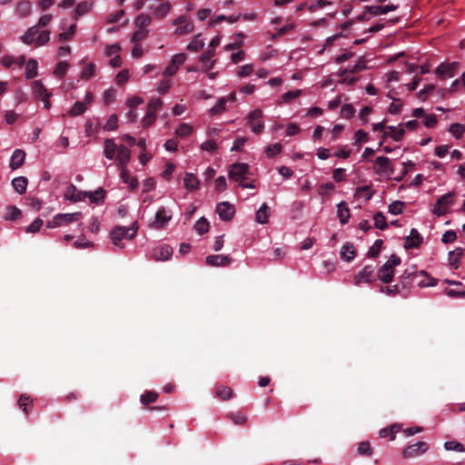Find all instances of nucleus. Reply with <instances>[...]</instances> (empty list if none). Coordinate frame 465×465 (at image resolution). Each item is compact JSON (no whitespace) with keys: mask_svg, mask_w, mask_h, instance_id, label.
<instances>
[{"mask_svg":"<svg viewBox=\"0 0 465 465\" xmlns=\"http://www.w3.org/2000/svg\"><path fill=\"white\" fill-rule=\"evenodd\" d=\"M137 231V222H134L130 227L116 226L111 231L110 233L112 242L117 247L123 248L124 244L121 242L124 239H133L136 235Z\"/></svg>","mask_w":465,"mask_h":465,"instance_id":"nucleus-1","label":"nucleus"},{"mask_svg":"<svg viewBox=\"0 0 465 465\" xmlns=\"http://www.w3.org/2000/svg\"><path fill=\"white\" fill-rule=\"evenodd\" d=\"M420 277L428 278V272L423 270L417 271L415 268L406 269L399 278L401 289L409 288Z\"/></svg>","mask_w":465,"mask_h":465,"instance_id":"nucleus-2","label":"nucleus"},{"mask_svg":"<svg viewBox=\"0 0 465 465\" xmlns=\"http://www.w3.org/2000/svg\"><path fill=\"white\" fill-rule=\"evenodd\" d=\"M250 168L247 163H238L231 165L229 170V178L235 182H243L248 179Z\"/></svg>","mask_w":465,"mask_h":465,"instance_id":"nucleus-3","label":"nucleus"},{"mask_svg":"<svg viewBox=\"0 0 465 465\" xmlns=\"http://www.w3.org/2000/svg\"><path fill=\"white\" fill-rule=\"evenodd\" d=\"M430 446L425 441H419L410 445L403 450L402 456L404 459H412L422 455L429 450Z\"/></svg>","mask_w":465,"mask_h":465,"instance_id":"nucleus-4","label":"nucleus"},{"mask_svg":"<svg viewBox=\"0 0 465 465\" xmlns=\"http://www.w3.org/2000/svg\"><path fill=\"white\" fill-rule=\"evenodd\" d=\"M173 25L177 26L175 29V34L180 35H187L191 33L194 28V25L190 21V18L185 15H180L179 17L175 18L173 21Z\"/></svg>","mask_w":465,"mask_h":465,"instance_id":"nucleus-5","label":"nucleus"},{"mask_svg":"<svg viewBox=\"0 0 465 465\" xmlns=\"http://www.w3.org/2000/svg\"><path fill=\"white\" fill-rule=\"evenodd\" d=\"M453 193H448L440 196L437 201L433 213L438 216L446 214L448 207L453 203Z\"/></svg>","mask_w":465,"mask_h":465,"instance_id":"nucleus-6","label":"nucleus"},{"mask_svg":"<svg viewBox=\"0 0 465 465\" xmlns=\"http://www.w3.org/2000/svg\"><path fill=\"white\" fill-rule=\"evenodd\" d=\"M374 171L378 174H392L393 167L391 160L385 156H379L374 161Z\"/></svg>","mask_w":465,"mask_h":465,"instance_id":"nucleus-7","label":"nucleus"},{"mask_svg":"<svg viewBox=\"0 0 465 465\" xmlns=\"http://www.w3.org/2000/svg\"><path fill=\"white\" fill-rule=\"evenodd\" d=\"M376 276L374 273V267L372 265H366L359 273L354 277V283L360 285L362 282L371 283L375 281Z\"/></svg>","mask_w":465,"mask_h":465,"instance_id":"nucleus-8","label":"nucleus"},{"mask_svg":"<svg viewBox=\"0 0 465 465\" xmlns=\"http://www.w3.org/2000/svg\"><path fill=\"white\" fill-rule=\"evenodd\" d=\"M460 64L458 62H452L450 64L441 63L435 70V73L440 78L452 77L458 68Z\"/></svg>","mask_w":465,"mask_h":465,"instance_id":"nucleus-9","label":"nucleus"},{"mask_svg":"<svg viewBox=\"0 0 465 465\" xmlns=\"http://www.w3.org/2000/svg\"><path fill=\"white\" fill-rule=\"evenodd\" d=\"M216 212L223 221H231L235 213V209L228 202H222L217 204Z\"/></svg>","mask_w":465,"mask_h":465,"instance_id":"nucleus-10","label":"nucleus"},{"mask_svg":"<svg viewBox=\"0 0 465 465\" xmlns=\"http://www.w3.org/2000/svg\"><path fill=\"white\" fill-rule=\"evenodd\" d=\"M86 196L87 192L77 190L74 184H70L64 192V198L72 203L83 201Z\"/></svg>","mask_w":465,"mask_h":465,"instance_id":"nucleus-11","label":"nucleus"},{"mask_svg":"<svg viewBox=\"0 0 465 465\" xmlns=\"http://www.w3.org/2000/svg\"><path fill=\"white\" fill-rule=\"evenodd\" d=\"M173 254V248L167 244L160 245L153 252V258L155 261H167Z\"/></svg>","mask_w":465,"mask_h":465,"instance_id":"nucleus-12","label":"nucleus"},{"mask_svg":"<svg viewBox=\"0 0 465 465\" xmlns=\"http://www.w3.org/2000/svg\"><path fill=\"white\" fill-rule=\"evenodd\" d=\"M205 262L207 265L213 267L229 266L232 259L227 255L215 254L207 256Z\"/></svg>","mask_w":465,"mask_h":465,"instance_id":"nucleus-13","label":"nucleus"},{"mask_svg":"<svg viewBox=\"0 0 465 465\" xmlns=\"http://www.w3.org/2000/svg\"><path fill=\"white\" fill-rule=\"evenodd\" d=\"M423 242L422 236L416 229H411L410 235L406 237L404 247L406 249L419 248Z\"/></svg>","mask_w":465,"mask_h":465,"instance_id":"nucleus-14","label":"nucleus"},{"mask_svg":"<svg viewBox=\"0 0 465 465\" xmlns=\"http://www.w3.org/2000/svg\"><path fill=\"white\" fill-rule=\"evenodd\" d=\"M172 219V214L164 208L161 207L155 213L154 220V227L156 229L163 228L170 220Z\"/></svg>","mask_w":465,"mask_h":465,"instance_id":"nucleus-15","label":"nucleus"},{"mask_svg":"<svg viewBox=\"0 0 465 465\" xmlns=\"http://www.w3.org/2000/svg\"><path fill=\"white\" fill-rule=\"evenodd\" d=\"M394 277V269L387 262L380 268L378 279L384 283H390Z\"/></svg>","mask_w":465,"mask_h":465,"instance_id":"nucleus-16","label":"nucleus"},{"mask_svg":"<svg viewBox=\"0 0 465 465\" xmlns=\"http://www.w3.org/2000/svg\"><path fill=\"white\" fill-rule=\"evenodd\" d=\"M117 149L118 150H117L116 161H117L119 169L123 168V167H126V164L129 163L130 158H131V152L124 145H120V146H118Z\"/></svg>","mask_w":465,"mask_h":465,"instance_id":"nucleus-17","label":"nucleus"},{"mask_svg":"<svg viewBox=\"0 0 465 465\" xmlns=\"http://www.w3.org/2000/svg\"><path fill=\"white\" fill-rule=\"evenodd\" d=\"M397 5H387L384 6L381 5H371V6H365L366 12H368L371 15L376 16L379 15L387 14L391 11H394L397 9Z\"/></svg>","mask_w":465,"mask_h":465,"instance_id":"nucleus-18","label":"nucleus"},{"mask_svg":"<svg viewBox=\"0 0 465 465\" xmlns=\"http://www.w3.org/2000/svg\"><path fill=\"white\" fill-rule=\"evenodd\" d=\"M341 258L345 262H351L356 257V249L352 242H346L341 250Z\"/></svg>","mask_w":465,"mask_h":465,"instance_id":"nucleus-19","label":"nucleus"},{"mask_svg":"<svg viewBox=\"0 0 465 465\" xmlns=\"http://www.w3.org/2000/svg\"><path fill=\"white\" fill-rule=\"evenodd\" d=\"M25 153L21 149H16L14 151L13 155L10 160V168L12 170H15L21 167L25 163Z\"/></svg>","mask_w":465,"mask_h":465,"instance_id":"nucleus-20","label":"nucleus"},{"mask_svg":"<svg viewBox=\"0 0 465 465\" xmlns=\"http://www.w3.org/2000/svg\"><path fill=\"white\" fill-rule=\"evenodd\" d=\"M183 185L189 191H195L199 188L200 182L192 173H186L183 178Z\"/></svg>","mask_w":465,"mask_h":465,"instance_id":"nucleus-21","label":"nucleus"},{"mask_svg":"<svg viewBox=\"0 0 465 465\" xmlns=\"http://www.w3.org/2000/svg\"><path fill=\"white\" fill-rule=\"evenodd\" d=\"M104 156L109 160L114 159L115 157V153L118 150L117 144L114 142L113 139H105L104 142Z\"/></svg>","mask_w":465,"mask_h":465,"instance_id":"nucleus-22","label":"nucleus"},{"mask_svg":"<svg viewBox=\"0 0 465 465\" xmlns=\"http://www.w3.org/2000/svg\"><path fill=\"white\" fill-rule=\"evenodd\" d=\"M121 178L124 183H128L132 190H134L138 186V180L136 177H132L126 167L120 168Z\"/></svg>","mask_w":465,"mask_h":465,"instance_id":"nucleus-23","label":"nucleus"},{"mask_svg":"<svg viewBox=\"0 0 465 465\" xmlns=\"http://www.w3.org/2000/svg\"><path fill=\"white\" fill-rule=\"evenodd\" d=\"M464 249L458 247L449 252V262L451 267L457 269L459 267V261L463 256Z\"/></svg>","mask_w":465,"mask_h":465,"instance_id":"nucleus-24","label":"nucleus"},{"mask_svg":"<svg viewBox=\"0 0 465 465\" xmlns=\"http://www.w3.org/2000/svg\"><path fill=\"white\" fill-rule=\"evenodd\" d=\"M337 215L341 224H345L350 218V209L344 202L337 205Z\"/></svg>","mask_w":465,"mask_h":465,"instance_id":"nucleus-25","label":"nucleus"},{"mask_svg":"<svg viewBox=\"0 0 465 465\" xmlns=\"http://www.w3.org/2000/svg\"><path fill=\"white\" fill-rule=\"evenodd\" d=\"M28 180L25 176H19L12 181L14 189L19 193L24 194L26 192Z\"/></svg>","mask_w":465,"mask_h":465,"instance_id":"nucleus-26","label":"nucleus"},{"mask_svg":"<svg viewBox=\"0 0 465 465\" xmlns=\"http://www.w3.org/2000/svg\"><path fill=\"white\" fill-rule=\"evenodd\" d=\"M39 34L37 25H34L27 29L25 35L21 37L22 41L26 45H31L35 42V36Z\"/></svg>","mask_w":465,"mask_h":465,"instance_id":"nucleus-27","label":"nucleus"},{"mask_svg":"<svg viewBox=\"0 0 465 465\" xmlns=\"http://www.w3.org/2000/svg\"><path fill=\"white\" fill-rule=\"evenodd\" d=\"M255 220L258 223L265 224L269 220V207L266 203H262L260 209L256 212Z\"/></svg>","mask_w":465,"mask_h":465,"instance_id":"nucleus-28","label":"nucleus"},{"mask_svg":"<svg viewBox=\"0 0 465 465\" xmlns=\"http://www.w3.org/2000/svg\"><path fill=\"white\" fill-rule=\"evenodd\" d=\"M91 203L101 204L104 201L105 191L103 188L97 189L94 193L87 192V196Z\"/></svg>","mask_w":465,"mask_h":465,"instance_id":"nucleus-29","label":"nucleus"},{"mask_svg":"<svg viewBox=\"0 0 465 465\" xmlns=\"http://www.w3.org/2000/svg\"><path fill=\"white\" fill-rule=\"evenodd\" d=\"M215 394L221 400L228 401L232 397L233 391L228 386L220 385L216 388Z\"/></svg>","mask_w":465,"mask_h":465,"instance_id":"nucleus-30","label":"nucleus"},{"mask_svg":"<svg viewBox=\"0 0 465 465\" xmlns=\"http://www.w3.org/2000/svg\"><path fill=\"white\" fill-rule=\"evenodd\" d=\"M33 92L35 94L36 97L42 98V97H49L50 94L47 93L46 88L42 84L41 81L36 80L33 82L32 84Z\"/></svg>","mask_w":465,"mask_h":465,"instance_id":"nucleus-31","label":"nucleus"},{"mask_svg":"<svg viewBox=\"0 0 465 465\" xmlns=\"http://www.w3.org/2000/svg\"><path fill=\"white\" fill-rule=\"evenodd\" d=\"M387 128L390 130V132H385L383 134V138L390 136L396 142H399L402 139L405 133L403 128L397 129L394 126H388Z\"/></svg>","mask_w":465,"mask_h":465,"instance_id":"nucleus-32","label":"nucleus"},{"mask_svg":"<svg viewBox=\"0 0 465 465\" xmlns=\"http://www.w3.org/2000/svg\"><path fill=\"white\" fill-rule=\"evenodd\" d=\"M158 398L159 394L156 391H146L141 395L140 401L143 405L146 406L150 403L155 402Z\"/></svg>","mask_w":465,"mask_h":465,"instance_id":"nucleus-33","label":"nucleus"},{"mask_svg":"<svg viewBox=\"0 0 465 465\" xmlns=\"http://www.w3.org/2000/svg\"><path fill=\"white\" fill-rule=\"evenodd\" d=\"M37 62L35 59H29L25 65V77L33 79L37 75Z\"/></svg>","mask_w":465,"mask_h":465,"instance_id":"nucleus-34","label":"nucleus"},{"mask_svg":"<svg viewBox=\"0 0 465 465\" xmlns=\"http://www.w3.org/2000/svg\"><path fill=\"white\" fill-rule=\"evenodd\" d=\"M91 7H92V3L87 2V1L80 2L74 10V18L77 19L78 16H82V15H85L86 13L89 12Z\"/></svg>","mask_w":465,"mask_h":465,"instance_id":"nucleus-35","label":"nucleus"},{"mask_svg":"<svg viewBox=\"0 0 465 465\" xmlns=\"http://www.w3.org/2000/svg\"><path fill=\"white\" fill-rule=\"evenodd\" d=\"M209 222L206 218L201 217L194 224L195 231L200 234L203 235V233L207 232L209 230Z\"/></svg>","mask_w":465,"mask_h":465,"instance_id":"nucleus-36","label":"nucleus"},{"mask_svg":"<svg viewBox=\"0 0 465 465\" xmlns=\"http://www.w3.org/2000/svg\"><path fill=\"white\" fill-rule=\"evenodd\" d=\"M204 46V42L201 39V35H196L188 45L187 49L192 52H198Z\"/></svg>","mask_w":465,"mask_h":465,"instance_id":"nucleus-37","label":"nucleus"},{"mask_svg":"<svg viewBox=\"0 0 465 465\" xmlns=\"http://www.w3.org/2000/svg\"><path fill=\"white\" fill-rule=\"evenodd\" d=\"M86 111V106L84 102L77 101L68 112L70 116H78Z\"/></svg>","mask_w":465,"mask_h":465,"instance_id":"nucleus-38","label":"nucleus"},{"mask_svg":"<svg viewBox=\"0 0 465 465\" xmlns=\"http://www.w3.org/2000/svg\"><path fill=\"white\" fill-rule=\"evenodd\" d=\"M438 280L430 276L428 274V278L426 277H420L414 282L418 286L420 287H429V286H435L437 285Z\"/></svg>","mask_w":465,"mask_h":465,"instance_id":"nucleus-39","label":"nucleus"},{"mask_svg":"<svg viewBox=\"0 0 465 465\" xmlns=\"http://www.w3.org/2000/svg\"><path fill=\"white\" fill-rule=\"evenodd\" d=\"M17 13L22 16L25 17L31 13V4L29 1H21L16 6Z\"/></svg>","mask_w":465,"mask_h":465,"instance_id":"nucleus-40","label":"nucleus"},{"mask_svg":"<svg viewBox=\"0 0 465 465\" xmlns=\"http://www.w3.org/2000/svg\"><path fill=\"white\" fill-rule=\"evenodd\" d=\"M374 225L376 228L380 230H384L388 227V223L386 222V217L383 215L381 212H378L375 213L374 217Z\"/></svg>","mask_w":465,"mask_h":465,"instance_id":"nucleus-41","label":"nucleus"},{"mask_svg":"<svg viewBox=\"0 0 465 465\" xmlns=\"http://www.w3.org/2000/svg\"><path fill=\"white\" fill-rule=\"evenodd\" d=\"M151 21H152V19L148 15L140 14L135 18L134 24L140 29H144L146 26H148L150 25Z\"/></svg>","mask_w":465,"mask_h":465,"instance_id":"nucleus-42","label":"nucleus"},{"mask_svg":"<svg viewBox=\"0 0 465 465\" xmlns=\"http://www.w3.org/2000/svg\"><path fill=\"white\" fill-rule=\"evenodd\" d=\"M193 132V127L185 123L181 124L175 131V134L179 137H187Z\"/></svg>","mask_w":465,"mask_h":465,"instance_id":"nucleus-43","label":"nucleus"},{"mask_svg":"<svg viewBox=\"0 0 465 465\" xmlns=\"http://www.w3.org/2000/svg\"><path fill=\"white\" fill-rule=\"evenodd\" d=\"M227 102H228V98H226V97L220 98L219 101L217 102V104L213 108H211L210 114L212 115H215V114H219L223 113L225 110V105H226Z\"/></svg>","mask_w":465,"mask_h":465,"instance_id":"nucleus-44","label":"nucleus"},{"mask_svg":"<svg viewBox=\"0 0 465 465\" xmlns=\"http://www.w3.org/2000/svg\"><path fill=\"white\" fill-rule=\"evenodd\" d=\"M401 282L392 285V286H387V287H381V292H385L387 295L394 296L396 294H401Z\"/></svg>","mask_w":465,"mask_h":465,"instance_id":"nucleus-45","label":"nucleus"},{"mask_svg":"<svg viewBox=\"0 0 465 465\" xmlns=\"http://www.w3.org/2000/svg\"><path fill=\"white\" fill-rule=\"evenodd\" d=\"M444 448L447 450H455L458 452H464L465 447L459 441L456 440H449L444 443Z\"/></svg>","mask_w":465,"mask_h":465,"instance_id":"nucleus-46","label":"nucleus"},{"mask_svg":"<svg viewBox=\"0 0 465 465\" xmlns=\"http://www.w3.org/2000/svg\"><path fill=\"white\" fill-rule=\"evenodd\" d=\"M358 454L361 456H371L372 454V449L371 443L368 440L361 441L358 446Z\"/></svg>","mask_w":465,"mask_h":465,"instance_id":"nucleus-47","label":"nucleus"},{"mask_svg":"<svg viewBox=\"0 0 465 465\" xmlns=\"http://www.w3.org/2000/svg\"><path fill=\"white\" fill-rule=\"evenodd\" d=\"M22 216V212L15 206H9L7 213H5V219L10 221H15Z\"/></svg>","mask_w":465,"mask_h":465,"instance_id":"nucleus-48","label":"nucleus"},{"mask_svg":"<svg viewBox=\"0 0 465 465\" xmlns=\"http://www.w3.org/2000/svg\"><path fill=\"white\" fill-rule=\"evenodd\" d=\"M170 9H171L170 3H168V2L163 3L155 8L154 15L159 18H163L169 13Z\"/></svg>","mask_w":465,"mask_h":465,"instance_id":"nucleus-49","label":"nucleus"},{"mask_svg":"<svg viewBox=\"0 0 465 465\" xmlns=\"http://www.w3.org/2000/svg\"><path fill=\"white\" fill-rule=\"evenodd\" d=\"M383 242L382 240H376L373 243V245L370 248L368 251V257L370 258H376L382 247Z\"/></svg>","mask_w":465,"mask_h":465,"instance_id":"nucleus-50","label":"nucleus"},{"mask_svg":"<svg viewBox=\"0 0 465 465\" xmlns=\"http://www.w3.org/2000/svg\"><path fill=\"white\" fill-rule=\"evenodd\" d=\"M449 132L456 138H460L465 132L464 125L455 123L450 125Z\"/></svg>","mask_w":465,"mask_h":465,"instance_id":"nucleus-51","label":"nucleus"},{"mask_svg":"<svg viewBox=\"0 0 465 465\" xmlns=\"http://www.w3.org/2000/svg\"><path fill=\"white\" fill-rule=\"evenodd\" d=\"M403 206H404L403 202L395 201L389 205V207H388L389 213H391V214H395V215L400 214L402 213Z\"/></svg>","mask_w":465,"mask_h":465,"instance_id":"nucleus-52","label":"nucleus"},{"mask_svg":"<svg viewBox=\"0 0 465 465\" xmlns=\"http://www.w3.org/2000/svg\"><path fill=\"white\" fill-rule=\"evenodd\" d=\"M118 126V117L116 114H112L108 118L107 122L105 123L104 129L105 131H113L115 130Z\"/></svg>","mask_w":465,"mask_h":465,"instance_id":"nucleus-53","label":"nucleus"},{"mask_svg":"<svg viewBox=\"0 0 465 465\" xmlns=\"http://www.w3.org/2000/svg\"><path fill=\"white\" fill-rule=\"evenodd\" d=\"M60 214L62 216L61 219H62L63 223H69L76 222L82 217L81 213H60Z\"/></svg>","mask_w":465,"mask_h":465,"instance_id":"nucleus-54","label":"nucleus"},{"mask_svg":"<svg viewBox=\"0 0 465 465\" xmlns=\"http://www.w3.org/2000/svg\"><path fill=\"white\" fill-rule=\"evenodd\" d=\"M355 114V109L351 104H344L341 109V115L345 119H350Z\"/></svg>","mask_w":465,"mask_h":465,"instance_id":"nucleus-55","label":"nucleus"},{"mask_svg":"<svg viewBox=\"0 0 465 465\" xmlns=\"http://www.w3.org/2000/svg\"><path fill=\"white\" fill-rule=\"evenodd\" d=\"M282 149V144L277 143L271 144V145L267 146L265 152L269 158H272L276 154L280 153Z\"/></svg>","mask_w":465,"mask_h":465,"instance_id":"nucleus-56","label":"nucleus"},{"mask_svg":"<svg viewBox=\"0 0 465 465\" xmlns=\"http://www.w3.org/2000/svg\"><path fill=\"white\" fill-rule=\"evenodd\" d=\"M68 63L66 62H59L55 68H54V74L57 76V77H63L64 76V74H66V71L68 69Z\"/></svg>","mask_w":465,"mask_h":465,"instance_id":"nucleus-57","label":"nucleus"},{"mask_svg":"<svg viewBox=\"0 0 465 465\" xmlns=\"http://www.w3.org/2000/svg\"><path fill=\"white\" fill-rule=\"evenodd\" d=\"M163 105V101L161 98H152L150 103L148 104L147 111L153 114H155L157 110H159Z\"/></svg>","mask_w":465,"mask_h":465,"instance_id":"nucleus-58","label":"nucleus"},{"mask_svg":"<svg viewBox=\"0 0 465 465\" xmlns=\"http://www.w3.org/2000/svg\"><path fill=\"white\" fill-rule=\"evenodd\" d=\"M341 76L342 77L340 83L341 84H347L348 85H353L357 81L358 78L355 76H350L348 74V70L344 69L341 72Z\"/></svg>","mask_w":465,"mask_h":465,"instance_id":"nucleus-59","label":"nucleus"},{"mask_svg":"<svg viewBox=\"0 0 465 465\" xmlns=\"http://www.w3.org/2000/svg\"><path fill=\"white\" fill-rule=\"evenodd\" d=\"M75 31H76V25L74 24L69 27L67 32L60 33L58 35V38L60 41L69 40L74 36V35L75 34Z\"/></svg>","mask_w":465,"mask_h":465,"instance_id":"nucleus-60","label":"nucleus"},{"mask_svg":"<svg viewBox=\"0 0 465 465\" xmlns=\"http://www.w3.org/2000/svg\"><path fill=\"white\" fill-rule=\"evenodd\" d=\"M395 429H396V425H391V427L381 429L380 430V437L385 438V437L391 435L390 440H393L395 439L394 433L396 431H398V430H395Z\"/></svg>","mask_w":465,"mask_h":465,"instance_id":"nucleus-61","label":"nucleus"},{"mask_svg":"<svg viewBox=\"0 0 465 465\" xmlns=\"http://www.w3.org/2000/svg\"><path fill=\"white\" fill-rule=\"evenodd\" d=\"M228 417L238 425L244 424L247 421V418L240 412H232L228 414Z\"/></svg>","mask_w":465,"mask_h":465,"instance_id":"nucleus-62","label":"nucleus"},{"mask_svg":"<svg viewBox=\"0 0 465 465\" xmlns=\"http://www.w3.org/2000/svg\"><path fill=\"white\" fill-rule=\"evenodd\" d=\"M50 39V31L45 30L42 33L38 35L36 37L35 43L36 45H45Z\"/></svg>","mask_w":465,"mask_h":465,"instance_id":"nucleus-63","label":"nucleus"},{"mask_svg":"<svg viewBox=\"0 0 465 465\" xmlns=\"http://www.w3.org/2000/svg\"><path fill=\"white\" fill-rule=\"evenodd\" d=\"M44 222L40 218H36L25 230L26 232H36L42 227Z\"/></svg>","mask_w":465,"mask_h":465,"instance_id":"nucleus-64","label":"nucleus"}]
</instances>
